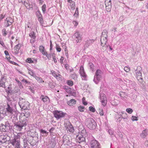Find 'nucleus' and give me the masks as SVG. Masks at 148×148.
Instances as JSON below:
<instances>
[{
    "label": "nucleus",
    "instance_id": "59",
    "mask_svg": "<svg viewBox=\"0 0 148 148\" xmlns=\"http://www.w3.org/2000/svg\"><path fill=\"white\" fill-rule=\"evenodd\" d=\"M26 1H27V0H18V1L19 3L23 4L24 3H25Z\"/></svg>",
    "mask_w": 148,
    "mask_h": 148
},
{
    "label": "nucleus",
    "instance_id": "16",
    "mask_svg": "<svg viewBox=\"0 0 148 148\" xmlns=\"http://www.w3.org/2000/svg\"><path fill=\"white\" fill-rule=\"evenodd\" d=\"M29 36L31 38L30 39V42L31 43H34L35 41L36 38L35 33L34 32H32L29 34Z\"/></svg>",
    "mask_w": 148,
    "mask_h": 148
},
{
    "label": "nucleus",
    "instance_id": "26",
    "mask_svg": "<svg viewBox=\"0 0 148 148\" xmlns=\"http://www.w3.org/2000/svg\"><path fill=\"white\" fill-rule=\"evenodd\" d=\"M29 103L27 102L25 103H24V104H23V105L22 106H20V107L22 109H24V110H25L26 109H29V107L27 106L29 105L28 104Z\"/></svg>",
    "mask_w": 148,
    "mask_h": 148
},
{
    "label": "nucleus",
    "instance_id": "56",
    "mask_svg": "<svg viewBox=\"0 0 148 148\" xmlns=\"http://www.w3.org/2000/svg\"><path fill=\"white\" fill-rule=\"evenodd\" d=\"M56 50L57 51L60 52L61 50V49L60 48V47L57 45L56 46Z\"/></svg>",
    "mask_w": 148,
    "mask_h": 148
},
{
    "label": "nucleus",
    "instance_id": "62",
    "mask_svg": "<svg viewBox=\"0 0 148 148\" xmlns=\"http://www.w3.org/2000/svg\"><path fill=\"white\" fill-rule=\"evenodd\" d=\"M99 110H100V112H99V113L100 114L101 116L103 115L104 113H103V110H101L100 109Z\"/></svg>",
    "mask_w": 148,
    "mask_h": 148
},
{
    "label": "nucleus",
    "instance_id": "28",
    "mask_svg": "<svg viewBox=\"0 0 148 148\" xmlns=\"http://www.w3.org/2000/svg\"><path fill=\"white\" fill-rule=\"evenodd\" d=\"M5 127L4 125V124L1 123L0 125V130L1 131L3 132L8 131V130L5 129Z\"/></svg>",
    "mask_w": 148,
    "mask_h": 148
},
{
    "label": "nucleus",
    "instance_id": "40",
    "mask_svg": "<svg viewBox=\"0 0 148 148\" xmlns=\"http://www.w3.org/2000/svg\"><path fill=\"white\" fill-rule=\"evenodd\" d=\"M71 8L72 9H75V2H72L71 3H70V4Z\"/></svg>",
    "mask_w": 148,
    "mask_h": 148
},
{
    "label": "nucleus",
    "instance_id": "8",
    "mask_svg": "<svg viewBox=\"0 0 148 148\" xmlns=\"http://www.w3.org/2000/svg\"><path fill=\"white\" fill-rule=\"evenodd\" d=\"M91 148H101L99 143L96 140H92L90 143Z\"/></svg>",
    "mask_w": 148,
    "mask_h": 148
},
{
    "label": "nucleus",
    "instance_id": "53",
    "mask_svg": "<svg viewBox=\"0 0 148 148\" xmlns=\"http://www.w3.org/2000/svg\"><path fill=\"white\" fill-rule=\"evenodd\" d=\"M2 32L3 35L4 36H5L7 34V33L6 31V29H5L2 30Z\"/></svg>",
    "mask_w": 148,
    "mask_h": 148
},
{
    "label": "nucleus",
    "instance_id": "51",
    "mask_svg": "<svg viewBox=\"0 0 148 148\" xmlns=\"http://www.w3.org/2000/svg\"><path fill=\"white\" fill-rule=\"evenodd\" d=\"M67 83L68 85L70 86H71L73 85V82L72 81L68 80L67 81Z\"/></svg>",
    "mask_w": 148,
    "mask_h": 148
},
{
    "label": "nucleus",
    "instance_id": "36",
    "mask_svg": "<svg viewBox=\"0 0 148 148\" xmlns=\"http://www.w3.org/2000/svg\"><path fill=\"white\" fill-rule=\"evenodd\" d=\"M51 72L52 74V75L55 77H56V78L58 77H60L61 76L60 75H57V74L56 73V72L53 71H51Z\"/></svg>",
    "mask_w": 148,
    "mask_h": 148
},
{
    "label": "nucleus",
    "instance_id": "52",
    "mask_svg": "<svg viewBox=\"0 0 148 148\" xmlns=\"http://www.w3.org/2000/svg\"><path fill=\"white\" fill-rule=\"evenodd\" d=\"M79 14V12L78 10H76L75 13L73 14V16L75 17H77Z\"/></svg>",
    "mask_w": 148,
    "mask_h": 148
},
{
    "label": "nucleus",
    "instance_id": "60",
    "mask_svg": "<svg viewBox=\"0 0 148 148\" xmlns=\"http://www.w3.org/2000/svg\"><path fill=\"white\" fill-rule=\"evenodd\" d=\"M38 21L40 22V23H42L43 19L42 18V16L38 18Z\"/></svg>",
    "mask_w": 148,
    "mask_h": 148
},
{
    "label": "nucleus",
    "instance_id": "29",
    "mask_svg": "<svg viewBox=\"0 0 148 148\" xmlns=\"http://www.w3.org/2000/svg\"><path fill=\"white\" fill-rule=\"evenodd\" d=\"M20 47V45L19 44L16 45L14 47V49L15 50V53L16 54L18 53Z\"/></svg>",
    "mask_w": 148,
    "mask_h": 148
},
{
    "label": "nucleus",
    "instance_id": "39",
    "mask_svg": "<svg viewBox=\"0 0 148 148\" xmlns=\"http://www.w3.org/2000/svg\"><path fill=\"white\" fill-rule=\"evenodd\" d=\"M28 73L30 75L34 77L35 76V74L34 72L33 71L31 70H29Z\"/></svg>",
    "mask_w": 148,
    "mask_h": 148
},
{
    "label": "nucleus",
    "instance_id": "61",
    "mask_svg": "<svg viewBox=\"0 0 148 148\" xmlns=\"http://www.w3.org/2000/svg\"><path fill=\"white\" fill-rule=\"evenodd\" d=\"M71 77L73 79H74L75 80L77 78V76L76 74H73L71 76Z\"/></svg>",
    "mask_w": 148,
    "mask_h": 148
},
{
    "label": "nucleus",
    "instance_id": "64",
    "mask_svg": "<svg viewBox=\"0 0 148 148\" xmlns=\"http://www.w3.org/2000/svg\"><path fill=\"white\" fill-rule=\"evenodd\" d=\"M119 20L120 22L122 21L123 20V17L122 16H120L119 18Z\"/></svg>",
    "mask_w": 148,
    "mask_h": 148
},
{
    "label": "nucleus",
    "instance_id": "18",
    "mask_svg": "<svg viewBox=\"0 0 148 148\" xmlns=\"http://www.w3.org/2000/svg\"><path fill=\"white\" fill-rule=\"evenodd\" d=\"M6 81V78L4 77H2L0 80V87L5 88V83Z\"/></svg>",
    "mask_w": 148,
    "mask_h": 148
},
{
    "label": "nucleus",
    "instance_id": "17",
    "mask_svg": "<svg viewBox=\"0 0 148 148\" xmlns=\"http://www.w3.org/2000/svg\"><path fill=\"white\" fill-rule=\"evenodd\" d=\"M79 71L81 76L85 79L86 77V75L84 72V67L82 66L80 67Z\"/></svg>",
    "mask_w": 148,
    "mask_h": 148
},
{
    "label": "nucleus",
    "instance_id": "15",
    "mask_svg": "<svg viewBox=\"0 0 148 148\" xmlns=\"http://www.w3.org/2000/svg\"><path fill=\"white\" fill-rule=\"evenodd\" d=\"M94 41L93 39H89L87 40L85 42V43L84 46V49H85L88 47L90 45L93 43Z\"/></svg>",
    "mask_w": 148,
    "mask_h": 148
},
{
    "label": "nucleus",
    "instance_id": "4",
    "mask_svg": "<svg viewBox=\"0 0 148 148\" xmlns=\"http://www.w3.org/2000/svg\"><path fill=\"white\" fill-rule=\"evenodd\" d=\"M21 133H18L14 136V138L9 140V143L11 144L20 143V139L21 138Z\"/></svg>",
    "mask_w": 148,
    "mask_h": 148
},
{
    "label": "nucleus",
    "instance_id": "49",
    "mask_svg": "<svg viewBox=\"0 0 148 148\" xmlns=\"http://www.w3.org/2000/svg\"><path fill=\"white\" fill-rule=\"evenodd\" d=\"M35 79L38 81H39V82H41L42 81V79L41 78L39 77L36 75L34 77Z\"/></svg>",
    "mask_w": 148,
    "mask_h": 148
},
{
    "label": "nucleus",
    "instance_id": "41",
    "mask_svg": "<svg viewBox=\"0 0 148 148\" xmlns=\"http://www.w3.org/2000/svg\"><path fill=\"white\" fill-rule=\"evenodd\" d=\"M88 65L90 67L91 70L93 71L94 69V64L91 63H89L88 64Z\"/></svg>",
    "mask_w": 148,
    "mask_h": 148
},
{
    "label": "nucleus",
    "instance_id": "54",
    "mask_svg": "<svg viewBox=\"0 0 148 148\" xmlns=\"http://www.w3.org/2000/svg\"><path fill=\"white\" fill-rule=\"evenodd\" d=\"M131 119L133 121H137L138 120L137 117L135 116H132Z\"/></svg>",
    "mask_w": 148,
    "mask_h": 148
},
{
    "label": "nucleus",
    "instance_id": "43",
    "mask_svg": "<svg viewBox=\"0 0 148 148\" xmlns=\"http://www.w3.org/2000/svg\"><path fill=\"white\" fill-rule=\"evenodd\" d=\"M44 55L46 56L47 57V58L49 59H50V58H51V57L52 56V54H48L47 52H46L45 53V54H44Z\"/></svg>",
    "mask_w": 148,
    "mask_h": 148
},
{
    "label": "nucleus",
    "instance_id": "22",
    "mask_svg": "<svg viewBox=\"0 0 148 148\" xmlns=\"http://www.w3.org/2000/svg\"><path fill=\"white\" fill-rule=\"evenodd\" d=\"M148 130L145 129L140 134V136L142 138H145L147 135Z\"/></svg>",
    "mask_w": 148,
    "mask_h": 148
},
{
    "label": "nucleus",
    "instance_id": "42",
    "mask_svg": "<svg viewBox=\"0 0 148 148\" xmlns=\"http://www.w3.org/2000/svg\"><path fill=\"white\" fill-rule=\"evenodd\" d=\"M13 146H14V148H21L20 143H17L14 144H12Z\"/></svg>",
    "mask_w": 148,
    "mask_h": 148
},
{
    "label": "nucleus",
    "instance_id": "33",
    "mask_svg": "<svg viewBox=\"0 0 148 148\" xmlns=\"http://www.w3.org/2000/svg\"><path fill=\"white\" fill-rule=\"evenodd\" d=\"M25 113H24V116L26 118H27L30 115V114L29 109H26L25 110Z\"/></svg>",
    "mask_w": 148,
    "mask_h": 148
},
{
    "label": "nucleus",
    "instance_id": "14",
    "mask_svg": "<svg viewBox=\"0 0 148 148\" xmlns=\"http://www.w3.org/2000/svg\"><path fill=\"white\" fill-rule=\"evenodd\" d=\"M14 126L16 129L19 131H21L23 127L20 122H15L14 123Z\"/></svg>",
    "mask_w": 148,
    "mask_h": 148
},
{
    "label": "nucleus",
    "instance_id": "13",
    "mask_svg": "<svg viewBox=\"0 0 148 148\" xmlns=\"http://www.w3.org/2000/svg\"><path fill=\"white\" fill-rule=\"evenodd\" d=\"M14 21L11 18L8 17L6 18L5 20V27H8Z\"/></svg>",
    "mask_w": 148,
    "mask_h": 148
},
{
    "label": "nucleus",
    "instance_id": "55",
    "mask_svg": "<svg viewBox=\"0 0 148 148\" xmlns=\"http://www.w3.org/2000/svg\"><path fill=\"white\" fill-rule=\"evenodd\" d=\"M124 70L127 72H128L130 71V68L128 67L125 66L124 68Z\"/></svg>",
    "mask_w": 148,
    "mask_h": 148
},
{
    "label": "nucleus",
    "instance_id": "31",
    "mask_svg": "<svg viewBox=\"0 0 148 148\" xmlns=\"http://www.w3.org/2000/svg\"><path fill=\"white\" fill-rule=\"evenodd\" d=\"M108 32L106 30H103L102 32V35L101 37L107 38L108 37Z\"/></svg>",
    "mask_w": 148,
    "mask_h": 148
},
{
    "label": "nucleus",
    "instance_id": "23",
    "mask_svg": "<svg viewBox=\"0 0 148 148\" xmlns=\"http://www.w3.org/2000/svg\"><path fill=\"white\" fill-rule=\"evenodd\" d=\"M142 68L140 66H138L137 67V69L135 70L136 71V75H139L140 76L141 75H142V73L140 72V71L141 70Z\"/></svg>",
    "mask_w": 148,
    "mask_h": 148
},
{
    "label": "nucleus",
    "instance_id": "48",
    "mask_svg": "<svg viewBox=\"0 0 148 148\" xmlns=\"http://www.w3.org/2000/svg\"><path fill=\"white\" fill-rule=\"evenodd\" d=\"M126 111L130 114L133 111V110L130 108H127L126 109Z\"/></svg>",
    "mask_w": 148,
    "mask_h": 148
},
{
    "label": "nucleus",
    "instance_id": "38",
    "mask_svg": "<svg viewBox=\"0 0 148 148\" xmlns=\"http://www.w3.org/2000/svg\"><path fill=\"white\" fill-rule=\"evenodd\" d=\"M78 109L80 112H83L85 110V108L83 106H80L78 107Z\"/></svg>",
    "mask_w": 148,
    "mask_h": 148
},
{
    "label": "nucleus",
    "instance_id": "20",
    "mask_svg": "<svg viewBox=\"0 0 148 148\" xmlns=\"http://www.w3.org/2000/svg\"><path fill=\"white\" fill-rule=\"evenodd\" d=\"M20 90L18 89H17L16 90H12L11 89L10 90H6V92L8 94H10V95H12L14 93H18L19 94Z\"/></svg>",
    "mask_w": 148,
    "mask_h": 148
},
{
    "label": "nucleus",
    "instance_id": "21",
    "mask_svg": "<svg viewBox=\"0 0 148 148\" xmlns=\"http://www.w3.org/2000/svg\"><path fill=\"white\" fill-rule=\"evenodd\" d=\"M68 124V126H65V127H66L67 130H69V132H73L74 131V127L72 126L70 122H69Z\"/></svg>",
    "mask_w": 148,
    "mask_h": 148
},
{
    "label": "nucleus",
    "instance_id": "35",
    "mask_svg": "<svg viewBox=\"0 0 148 148\" xmlns=\"http://www.w3.org/2000/svg\"><path fill=\"white\" fill-rule=\"evenodd\" d=\"M110 4L108 3H105L106 6V9H110L111 8V3H110Z\"/></svg>",
    "mask_w": 148,
    "mask_h": 148
},
{
    "label": "nucleus",
    "instance_id": "3",
    "mask_svg": "<svg viewBox=\"0 0 148 148\" xmlns=\"http://www.w3.org/2000/svg\"><path fill=\"white\" fill-rule=\"evenodd\" d=\"M101 70H97L94 76L93 81L96 84H98L101 78Z\"/></svg>",
    "mask_w": 148,
    "mask_h": 148
},
{
    "label": "nucleus",
    "instance_id": "30",
    "mask_svg": "<svg viewBox=\"0 0 148 148\" xmlns=\"http://www.w3.org/2000/svg\"><path fill=\"white\" fill-rule=\"evenodd\" d=\"M39 49L40 52H41L42 55L45 54V53L46 52L45 49L44 47L42 46H40L39 47Z\"/></svg>",
    "mask_w": 148,
    "mask_h": 148
},
{
    "label": "nucleus",
    "instance_id": "57",
    "mask_svg": "<svg viewBox=\"0 0 148 148\" xmlns=\"http://www.w3.org/2000/svg\"><path fill=\"white\" fill-rule=\"evenodd\" d=\"M40 132L43 134H44V133L45 134H47V132L45 130H44L41 129L40 130Z\"/></svg>",
    "mask_w": 148,
    "mask_h": 148
},
{
    "label": "nucleus",
    "instance_id": "50",
    "mask_svg": "<svg viewBox=\"0 0 148 148\" xmlns=\"http://www.w3.org/2000/svg\"><path fill=\"white\" fill-rule=\"evenodd\" d=\"M27 62L30 63H32L34 62L30 58H28L27 60Z\"/></svg>",
    "mask_w": 148,
    "mask_h": 148
},
{
    "label": "nucleus",
    "instance_id": "11",
    "mask_svg": "<svg viewBox=\"0 0 148 148\" xmlns=\"http://www.w3.org/2000/svg\"><path fill=\"white\" fill-rule=\"evenodd\" d=\"M73 36L75 37L76 42H79L81 41L82 37L79 32H76L73 35Z\"/></svg>",
    "mask_w": 148,
    "mask_h": 148
},
{
    "label": "nucleus",
    "instance_id": "6",
    "mask_svg": "<svg viewBox=\"0 0 148 148\" xmlns=\"http://www.w3.org/2000/svg\"><path fill=\"white\" fill-rule=\"evenodd\" d=\"M100 40L101 45L102 47V49L103 50H106L107 48L108 47V45L106 44L108 40L107 38L101 37Z\"/></svg>",
    "mask_w": 148,
    "mask_h": 148
},
{
    "label": "nucleus",
    "instance_id": "58",
    "mask_svg": "<svg viewBox=\"0 0 148 148\" xmlns=\"http://www.w3.org/2000/svg\"><path fill=\"white\" fill-rule=\"evenodd\" d=\"M0 44L3 47H5L3 42L2 41V40L0 39Z\"/></svg>",
    "mask_w": 148,
    "mask_h": 148
},
{
    "label": "nucleus",
    "instance_id": "12",
    "mask_svg": "<svg viewBox=\"0 0 148 148\" xmlns=\"http://www.w3.org/2000/svg\"><path fill=\"white\" fill-rule=\"evenodd\" d=\"M63 143L65 145H68L70 144V142L69 138L66 135H64L63 137Z\"/></svg>",
    "mask_w": 148,
    "mask_h": 148
},
{
    "label": "nucleus",
    "instance_id": "32",
    "mask_svg": "<svg viewBox=\"0 0 148 148\" xmlns=\"http://www.w3.org/2000/svg\"><path fill=\"white\" fill-rule=\"evenodd\" d=\"M20 101L19 103V104L20 106H22L23 105V104H24V103H25L26 102L25 101V100L22 98H20Z\"/></svg>",
    "mask_w": 148,
    "mask_h": 148
},
{
    "label": "nucleus",
    "instance_id": "1",
    "mask_svg": "<svg viewBox=\"0 0 148 148\" xmlns=\"http://www.w3.org/2000/svg\"><path fill=\"white\" fill-rule=\"evenodd\" d=\"M85 124L88 128L90 130L95 129L96 127V123L92 118L87 119L86 121Z\"/></svg>",
    "mask_w": 148,
    "mask_h": 148
},
{
    "label": "nucleus",
    "instance_id": "44",
    "mask_svg": "<svg viewBox=\"0 0 148 148\" xmlns=\"http://www.w3.org/2000/svg\"><path fill=\"white\" fill-rule=\"evenodd\" d=\"M136 78L140 82H141L143 80V78H142V75H136Z\"/></svg>",
    "mask_w": 148,
    "mask_h": 148
},
{
    "label": "nucleus",
    "instance_id": "5",
    "mask_svg": "<svg viewBox=\"0 0 148 148\" xmlns=\"http://www.w3.org/2000/svg\"><path fill=\"white\" fill-rule=\"evenodd\" d=\"M54 116L57 119H58L64 117L66 113L61 111L56 110L53 112Z\"/></svg>",
    "mask_w": 148,
    "mask_h": 148
},
{
    "label": "nucleus",
    "instance_id": "46",
    "mask_svg": "<svg viewBox=\"0 0 148 148\" xmlns=\"http://www.w3.org/2000/svg\"><path fill=\"white\" fill-rule=\"evenodd\" d=\"M123 115H120V117H119V119L121 118V116L122 118L123 119L125 118L126 117H127V114L125 113H122Z\"/></svg>",
    "mask_w": 148,
    "mask_h": 148
},
{
    "label": "nucleus",
    "instance_id": "24",
    "mask_svg": "<svg viewBox=\"0 0 148 148\" xmlns=\"http://www.w3.org/2000/svg\"><path fill=\"white\" fill-rule=\"evenodd\" d=\"M19 122L21 123V124L23 127L27 125V121L26 118H24L23 120L20 119Z\"/></svg>",
    "mask_w": 148,
    "mask_h": 148
},
{
    "label": "nucleus",
    "instance_id": "25",
    "mask_svg": "<svg viewBox=\"0 0 148 148\" xmlns=\"http://www.w3.org/2000/svg\"><path fill=\"white\" fill-rule=\"evenodd\" d=\"M4 125L5 127V129L8 130V131L10 130V125L8 121H6L5 122Z\"/></svg>",
    "mask_w": 148,
    "mask_h": 148
},
{
    "label": "nucleus",
    "instance_id": "19",
    "mask_svg": "<svg viewBox=\"0 0 148 148\" xmlns=\"http://www.w3.org/2000/svg\"><path fill=\"white\" fill-rule=\"evenodd\" d=\"M40 99L45 103L49 102L50 101L49 99L47 96H45L42 95L41 96Z\"/></svg>",
    "mask_w": 148,
    "mask_h": 148
},
{
    "label": "nucleus",
    "instance_id": "63",
    "mask_svg": "<svg viewBox=\"0 0 148 148\" xmlns=\"http://www.w3.org/2000/svg\"><path fill=\"white\" fill-rule=\"evenodd\" d=\"M73 22L75 26H77L78 24V23L76 21H74Z\"/></svg>",
    "mask_w": 148,
    "mask_h": 148
},
{
    "label": "nucleus",
    "instance_id": "37",
    "mask_svg": "<svg viewBox=\"0 0 148 148\" xmlns=\"http://www.w3.org/2000/svg\"><path fill=\"white\" fill-rule=\"evenodd\" d=\"M55 145V144L53 142L51 141L50 143L48 145V146L49 148H52L54 147Z\"/></svg>",
    "mask_w": 148,
    "mask_h": 148
},
{
    "label": "nucleus",
    "instance_id": "27",
    "mask_svg": "<svg viewBox=\"0 0 148 148\" xmlns=\"http://www.w3.org/2000/svg\"><path fill=\"white\" fill-rule=\"evenodd\" d=\"M68 104L70 106H72L76 103V101L74 99H71L67 102Z\"/></svg>",
    "mask_w": 148,
    "mask_h": 148
},
{
    "label": "nucleus",
    "instance_id": "9",
    "mask_svg": "<svg viewBox=\"0 0 148 148\" xmlns=\"http://www.w3.org/2000/svg\"><path fill=\"white\" fill-rule=\"evenodd\" d=\"M8 136L7 135H1L0 136V144H2L8 141Z\"/></svg>",
    "mask_w": 148,
    "mask_h": 148
},
{
    "label": "nucleus",
    "instance_id": "2",
    "mask_svg": "<svg viewBox=\"0 0 148 148\" xmlns=\"http://www.w3.org/2000/svg\"><path fill=\"white\" fill-rule=\"evenodd\" d=\"M5 109L6 111L3 113L4 115H6L7 113L8 114H10V115L13 116V114L14 113L16 114L15 110L13 109L12 106L10 105L8 103H7Z\"/></svg>",
    "mask_w": 148,
    "mask_h": 148
},
{
    "label": "nucleus",
    "instance_id": "34",
    "mask_svg": "<svg viewBox=\"0 0 148 148\" xmlns=\"http://www.w3.org/2000/svg\"><path fill=\"white\" fill-rule=\"evenodd\" d=\"M27 1L25 2V3H24L23 4L26 7V8L28 9L29 8H31L32 5H29L28 3L27 2Z\"/></svg>",
    "mask_w": 148,
    "mask_h": 148
},
{
    "label": "nucleus",
    "instance_id": "10",
    "mask_svg": "<svg viewBox=\"0 0 148 148\" xmlns=\"http://www.w3.org/2000/svg\"><path fill=\"white\" fill-rule=\"evenodd\" d=\"M76 139L77 142L79 143L85 142V139L84 136L80 134H79L76 137Z\"/></svg>",
    "mask_w": 148,
    "mask_h": 148
},
{
    "label": "nucleus",
    "instance_id": "45",
    "mask_svg": "<svg viewBox=\"0 0 148 148\" xmlns=\"http://www.w3.org/2000/svg\"><path fill=\"white\" fill-rule=\"evenodd\" d=\"M89 110L92 112H95V109L92 107L90 106L89 108Z\"/></svg>",
    "mask_w": 148,
    "mask_h": 148
},
{
    "label": "nucleus",
    "instance_id": "47",
    "mask_svg": "<svg viewBox=\"0 0 148 148\" xmlns=\"http://www.w3.org/2000/svg\"><path fill=\"white\" fill-rule=\"evenodd\" d=\"M36 14L38 18L42 16V15L41 14L39 10L37 11Z\"/></svg>",
    "mask_w": 148,
    "mask_h": 148
},
{
    "label": "nucleus",
    "instance_id": "7",
    "mask_svg": "<svg viewBox=\"0 0 148 148\" xmlns=\"http://www.w3.org/2000/svg\"><path fill=\"white\" fill-rule=\"evenodd\" d=\"M100 99L102 105L104 106H105L107 103V99L106 95L103 93H100Z\"/></svg>",
    "mask_w": 148,
    "mask_h": 148
}]
</instances>
